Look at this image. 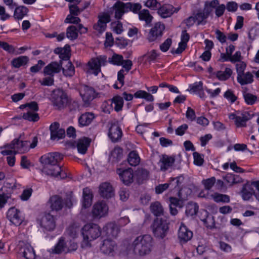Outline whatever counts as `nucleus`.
Segmentation results:
<instances>
[{
	"mask_svg": "<svg viewBox=\"0 0 259 259\" xmlns=\"http://www.w3.org/2000/svg\"><path fill=\"white\" fill-rule=\"evenodd\" d=\"M51 100L53 105L59 109L64 108L68 101L67 94L60 89L53 91L51 95Z\"/></svg>",
	"mask_w": 259,
	"mask_h": 259,
	"instance_id": "obj_6",
	"label": "nucleus"
},
{
	"mask_svg": "<svg viewBox=\"0 0 259 259\" xmlns=\"http://www.w3.org/2000/svg\"><path fill=\"white\" fill-rule=\"evenodd\" d=\"M62 65V61L60 63L52 62L45 67L44 73L45 75L53 76L55 73H59L61 71Z\"/></svg>",
	"mask_w": 259,
	"mask_h": 259,
	"instance_id": "obj_23",
	"label": "nucleus"
},
{
	"mask_svg": "<svg viewBox=\"0 0 259 259\" xmlns=\"http://www.w3.org/2000/svg\"><path fill=\"white\" fill-rule=\"evenodd\" d=\"M155 247L153 239L150 235H147V254L152 251Z\"/></svg>",
	"mask_w": 259,
	"mask_h": 259,
	"instance_id": "obj_61",
	"label": "nucleus"
},
{
	"mask_svg": "<svg viewBox=\"0 0 259 259\" xmlns=\"http://www.w3.org/2000/svg\"><path fill=\"white\" fill-rule=\"evenodd\" d=\"M122 155V150L119 147H115L111 152V156L115 160H118Z\"/></svg>",
	"mask_w": 259,
	"mask_h": 259,
	"instance_id": "obj_58",
	"label": "nucleus"
},
{
	"mask_svg": "<svg viewBox=\"0 0 259 259\" xmlns=\"http://www.w3.org/2000/svg\"><path fill=\"white\" fill-rule=\"evenodd\" d=\"M127 160L130 165L136 166L140 163L141 159L136 151H132L128 154Z\"/></svg>",
	"mask_w": 259,
	"mask_h": 259,
	"instance_id": "obj_37",
	"label": "nucleus"
},
{
	"mask_svg": "<svg viewBox=\"0 0 259 259\" xmlns=\"http://www.w3.org/2000/svg\"><path fill=\"white\" fill-rule=\"evenodd\" d=\"M91 140L88 138H82L78 139L76 142L78 152L82 154H84L87 152Z\"/></svg>",
	"mask_w": 259,
	"mask_h": 259,
	"instance_id": "obj_27",
	"label": "nucleus"
},
{
	"mask_svg": "<svg viewBox=\"0 0 259 259\" xmlns=\"http://www.w3.org/2000/svg\"><path fill=\"white\" fill-rule=\"evenodd\" d=\"M242 198L244 200H249L253 193V190L250 185H245L241 191Z\"/></svg>",
	"mask_w": 259,
	"mask_h": 259,
	"instance_id": "obj_46",
	"label": "nucleus"
},
{
	"mask_svg": "<svg viewBox=\"0 0 259 259\" xmlns=\"http://www.w3.org/2000/svg\"><path fill=\"white\" fill-rule=\"evenodd\" d=\"M223 179L225 182L230 186H232L235 184L241 183L243 182V179L239 176L233 174H227Z\"/></svg>",
	"mask_w": 259,
	"mask_h": 259,
	"instance_id": "obj_31",
	"label": "nucleus"
},
{
	"mask_svg": "<svg viewBox=\"0 0 259 259\" xmlns=\"http://www.w3.org/2000/svg\"><path fill=\"white\" fill-rule=\"evenodd\" d=\"M62 69L64 75L67 77H72L75 73V68L72 64L70 61H67L65 68Z\"/></svg>",
	"mask_w": 259,
	"mask_h": 259,
	"instance_id": "obj_45",
	"label": "nucleus"
},
{
	"mask_svg": "<svg viewBox=\"0 0 259 259\" xmlns=\"http://www.w3.org/2000/svg\"><path fill=\"white\" fill-rule=\"evenodd\" d=\"M49 173L46 171H42L47 175L50 176L58 179H62L67 177V174L64 171L61 167L58 164L50 165Z\"/></svg>",
	"mask_w": 259,
	"mask_h": 259,
	"instance_id": "obj_21",
	"label": "nucleus"
},
{
	"mask_svg": "<svg viewBox=\"0 0 259 259\" xmlns=\"http://www.w3.org/2000/svg\"><path fill=\"white\" fill-rule=\"evenodd\" d=\"M133 249L136 254L144 255L146 254V238L145 235H141L136 238L133 244Z\"/></svg>",
	"mask_w": 259,
	"mask_h": 259,
	"instance_id": "obj_14",
	"label": "nucleus"
},
{
	"mask_svg": "<svg viewBox=\"0 0 259 259\" xmlns=\"http://www.w3.org/2000/svg\"><path fill=\"white\" fill-rule=\"evenodd\" d=\"M70 14L78 16L82 12L81 5L79 4H71L69 5Z\"/></svg>",
	"mask_w": 259,
	"mask_h": 259,
	"instance_id": "obj_48",
	"label": "nucleus"
},
{
	"mask_svg": "<svg viewBox=\"0 0 259 259\" xmlns=\"http://www.w3.org/2000/svg\"><path fill=\"white\" fill-rule=\"evenodd\" d=\"M215 74L219 80H226L231 76L232 74V71L229 68H226L224 71H218Z\"/></svg>",
	"mask_w": 259,
	"mask_h": 259,
	"instance_id": "obj_43",
	"label": "nucleus"
},
{
	"mask_svg": "<svg viewBox=\"0 0 259 259\" xmlns=\"http://www.w3.org/2000/svg\"><path fill=\"white\" fill-rule=\"evenodd\" d=\"M211 12L212 9L207 7H204L202 11L198 12L195 16L198 25L205 24L206 23V19Z\"/></svg>",
	"mask_w": 259,
	"mask_h": 259,
	"instance_id": "obj_25",
	"label": "nucleus"
},
{
	"mask_svg": "<svg viewBox=\"0 0 259 259\" xmlns=\"http://www.w3.org/2000/svg\"><path fill=\"white\" fill-rule=\"evenodd\" d=\"M55 136H53L52 134H51V139L52 140H56L62 139L65 136V130L62 128L57 130V131L55 132Z\"/></svg>",
	"mask_w": 259,
	"mask_h": 259,
	"instance_id": "obj_63",
	"label": "nucleus"
},
{
	"mask_svg": "<svg viewBox=\"0 0 259 259\" xmlns=\"http://www.w3.org/2000/svg\"><path fill=\"white\" fill-rule=\"evenodd\" d=\"M160 6V4L157 0H147V7L151 10H157Z\"/></svg>",
	"mask_w": 259,
	"mask_h": 259,
	"instance_id": "obj_60",
	"label": "nucleus"
},
{
	"mask_svg": "<svg viewBox=\"0 0 259 259\" xmlns=\"http://www.w3.org/2000/svg\"><path fill=\"white\" fill-rule=\"evenodd\" d=\"M23 254L26 259H34L35 257L34 250L29 244H26L24 246Z\"/></svg>",
	"mask_w": 259,
	"mask_h": 259,
	"instance_id": "obj_42",
	"label": "nucleus"
},
{
	"mask_svg": "<svg viewBox=\"0 0 259 259\" xmlns=\"http://www.w3.org/2000/svg\"><path fill=\"white\" fill-rule=\"evenodd\" d=\"M131 7L130 4L123 3L120 1L115 3L112 8L115 12V18L120 19L122 15L128 12V8Z\"/></svg>",
	"mask_w": 259,
	"mask_h": 259,
	"instance_id": "obj_18",
	"label": "nucleus"
},
{
	"mask_svg": "<svg viewBox=\"0 0 259 259\" xmlns=\"http://www.w3.org/2000/svg\"><path fill=\"white\" fill-rule=\"evenodd\" d=\"M178 238L181 243L190 240L193 237V232L183 223H181L178 231Z\"/></svg>",
	"mask_w": 259,
	"mask_h": 259,
	"instance_id": "obj_19",
	"label": "nucleus"
},
{
	"mask_svg": "<svg viewBox=\"0 0 259 259\" xmlns=\"http://www.w3.org/2000/svg\"><path fill=\"white\" fill-rule=\"evenodd\" d=\"M95 118L93 113L87 112L82 114L78 119L79 124L81 126L89 125Z\"/></svg>",
	"mask_w": 259,
	"mask_h": 259,
	"instance_id": "obj_35",
	"label": "nucleus"
},
{
	"mask_svg": "<svg viewBox=\"0 0 259 259\" xmlns=\"http://www.w3.org/2000/svg\"><path fill=\"white\" fill-rule=\"evenodd\" d=\"M41 227L46 230H53L56 227V221L54 217L50 213L45 214L41 219L40 223Z\"/></svg>",
	"mask_w": 259,
	"mask_h": 259,
	"instance_id": "obj_20",
	"label": "nucleus"
},
{
	"mask_svg": "<svg viewBox=\"0 0 259 259\" xmlns=\"http://www.w3.org/2000/svg\"><path fill=\"white\" fill-rule=\"evenodd\" d=\"M101 234V229L98 225L94 223H88L81 229V235L83 237L81 243L82 248L91 247V242L95 240Z\"/></svg>",
	"mask_w": 259,
	"mask_h": 259,
	"instance_id": "obj_1",
	"label": "nucleus"
},
{
	"mask_svg": "<svg viewBox=\"0 0 259 259\" xmlns=\"http://www.w3.org/2000/svg\"><path fill=\"white\" fill-rule=\"evenodd\" d=\"M120 199L122 201H126L130 196L129 191L125 188H121L118 191Z\"/></svg>",
	"mask_w": 259,
	"mask_h": 259,
	"instance_id": "obj_54",
	"label": "nucleus"
},
{
	"mask_svg": "<svg viewBox=\"0 0 259 259\" xmlns=\"http://www.w3.org/2000/svg\"><path fill=\"white\" fill-rule=\"evenodd\" d=\"M49 203L50 204V207L53 210H60L62 208L63 206L61 197L58 195L52 196L49 200Z\"/></svg>",
	"mask_w": 259,
	"mask_h": 259,
	"instance_id": "obj_28",
	"label": "nucleus"
},
{
	"mask_svg": "<svg viewBox=\"0 0 259 259\" xmlns=\"http://www.w3.org/2000/svg\"><path fill=\"white\" fill-rule=\"evenodd\" d=\"M202 85L203 83L201 81L196 82L193 84L190 85L188 90L190 92L196 93L202 90Z\"/></svg>",
	"mask_w": 259,
	"mask_h": 259,
	"instance_id": "obj_56",
	"label": "nucleus"
},
{
	"mask_svg": "<svg viewBox=\"0 0 259 259\" xmlns=\"http://www.w3.org/2000/svg\"><path fill=\"white\" fill-rule=\"evenodd\" d=\"M164 29L165 26L164 24L160 23H156L149 31L148 38L149 41H155L160 38Z\"/></svg>",
	"mask_w": 259,
	"mask_h": 259,
	"instance_id": "obj_11",
	"label": "nucleus"
},
{
	"mask_svg": "<svg viewBox=\"0 0 259 259\" xmlns=\"http://www.w3.org/2000/svg\"><path fill=\"white\" fill-rule=\"evenodd\" d=\"M69 46H65L64 48H57L55 49L54 53L59 55L60 58L62 60L68 61L69 58Z\"/></svg>",
	"mask_w": 259,
	"mask_h": 259,
	"instance_id": "obj_38",
	"label": "nucleus"
},
{
	"mask_svg": "<svg viewBox=\"0 0 259 259\" xmlns=\"http://www.w3.org/2000/svg\"><path fill=\"white\" fill-rule=\"evenodd\" d=\"M105 230L106 232L108 238H116L119 232V229L118 226L112 223L107 224L105 227Z\"/></svg>",
	"mask_w": 259,
	"mask_h": 259,
	"instance_id": "obj_30",
	"label": "nucleus"
},
{
	"mask_svg": "<svg viewBox=\"0 0 259 259\" xmlns=\"http://www.w3.org/2000/svg\"><path fill=\"white\" fill-rule=\"evenodd\" d=\"M243 96L246 103L250 105L254 104L257 99L255 95L247 93L246 92H243Z\"/></svg>",
	"mask_w": 259,
	"mask_h": 259,
	"instance_id": "obj_49",
	"label": "nucleus"
},
{
	"mask_svg": "<svg viewBox=\"0 0 259 259\" xmlns=\"http://www.w3.org/2000/svg\"><path fill=\"white\" fill-rule=\"evenodd\" d=\"M172 44L171 38H167L160 46V49L162 52H165L167 51Z\"/></svg>",
	"mask_w": 259,
	"mask_h": 259,
	"instance_id": "obj_64",
	"label": "nucleus"
},
{
	"mask_svg": "<svg viewBox=\"0 0 259 259\" xmlns=\"http://www.w3.org/2000/svg\"><path fill=\"white\" fill-rule=\"evenodd\" d=\"M76 16L71 14L68 15L65 20V23L78 24L80 21V19Z\"/></svg>",
	"mask_w": 259,
	"mask_h": 259,
	"instance_id": "obj_62",
	"label": "nucleus"
},
{
	"mask_svg": "<svg viewBox=\"0 0 259 259\" xmlns=\"http://www.w3.org/2000/svg\"><path fill=\"white\" fill-rule=\"evenodd\" d=\"M116 173L118 175L120 180L124 185L128 186L134 182V173L131 168L124 169L117 168Z\"/></svg>",
	"mask_w": 259,
	"mask_h": 259,
	"instance_id": "obj_10",
	"label": "nucleus"
},
{
	"mask_svg": "<svg viewBox=\"0 0 259 259\" xmlns=\"http://www.w3.org/2000/svg\"><path fill=\"white\" fill-rule=\"evenodd\" d=\"M37 139L34 137L32 143L27 141H20L19 139H14L10 144L7 145V147L13 149L16 154L17 153H24L27 152L30 148H34L37 145Z\"/></svg>",
	"mask_w": 259,
	"mask_h": 259,
	"instance_id": "obj_2",
	"label": "nucleus"
},
{
	"mask_svg": "<svg viewBox=\"0 0 259 259\" xmlns=\"http://www.w3.org/2000/svg\"><path fill=\"white\" fill-rule=\"evenodd\" d=\"M169 200L170 202V213L172 215H176L178 212L176 207L182 208L183 207V201L180 199L174 197H170Z\"/></svg>",
	"mask_w": 259,
	"mask_h": 259,
	"instance_id": "obj_26",
	"label": "nucleus"
},
{
	"mask_svg": "<svg viewBox=\"0 0 259 259\" xmlns=\"http://www.w3.org/2000/svg\"><path fill=\"white\" fill-rule=\"evenodd\" d=\"M183 181L184 178L180 176L174 178H171L169 182L168 183L169 184V187L171 189H177V190H179V196L180 198H181V188Z\"/></svg>",
	"mask_w": 259,
	"mask_h": 259,
	"instance_id": "obj_34",
	"label": "nucleus"
},
{
	"mask_svg": "<svg viewBox=\"0 0 259 259\" xmlns=\"http://www.w3.org/2000/svg\"><path fill=\"white\" fill-rule=\"evenodd\" d=\"M63 158V155L58 152L49 153L42 156L40 158V162L43 165L42 171L48 173L50 172V165L58 164Z\"/></svg>",
	"mask_w": 259,
	"mask_h": 259,
	"instance_id": "obj_4",
	"label": "nucleus"
},
{
	"mask_svg": "<svg viewBox=\"0 0 259 259\" xmlns=\"http://www.w3.org/2000/svg\"><path fill=\"white\" fill-rule=\"evenodd\" d=\"M110 21V17L109 14L104 13L98 15V21L94 25V29L99 33L104 32L106 28L107 23Z\"/></svg>",
	"mask_w": 259,
	"mask_h": 259,
	"instance_id": "obj_15",
	"label": "nucleus"
},
{
	"mask_svg": "<svg viewBox=\"0 0 259 259\" xmlns=\"http://www.w3.org/2000/svg\"><path fill=\"white\" fill-rule=\"evenodd\" d=\"M107 63V57L105 55H100L93 58L89 61L87 64V72L97 76L101 71V67L105 66Z\"/></svg>",
	"mask_w": 259,
	"mask_h": 259,
	"instance_id": "obj_5",
	"label": "nucleus"
},
{
	"mask_svg": "<svg viewBox=\"0 0 259 259\" xmlns=\"http://www.w3.org/2000/svg\"><path fill=\"white\" fill-rule=\"evenodd\" d=\"M213 198L214 200L217 202H229L230 201L229 197L228 195L221 194H215L213 196Z\"/></svg>",
	"mask_w": 259,
	"mask_h": 259,
	"instance_id": "obj_55",
	"label": "nucleus"
},
{
	"mask_svg": "<svg viewBox=\"0 0 259 259\" xmlns=\"http://www.w3.org/2000/svg\"><path fill=\"white\" fill-rule=\"evenodd\" d=\"M253 114L251 111H237L236 113L231 114L229 118L235 120L237 127L246 126V122L251 119Z\"/></svg>",
	"mask_w": 259,
	"mask_h": 259,
	"instance_id": "obj_7",
	"label": "nucleus"
},
{
	"mask_svg": "<svg viewBox=\"0 0 259 259\" xmlns=\"http://www.w3.org/2000/svg\"><path fill=\"white\" fill-rule=\"evenodd\" d=\"M150 229L155 237L163 239L167 234L168 224L166 220L162 218H156L150 226Z\"/></svg>",
	"mask_w": 259,
	"mask_h": 259,
	"instance_id": "obj_3",
	"label": "nucleus"
},
{
	"mask_svg": "<svg viewBox=\"0 0 259 259\" xmlns=\"http://www.w3.org/2000/svg\"><path fill=\"white\" fill-rule=\"evenodd\" d=\"M23 118L29 121H36L38 120L39 116L38 114L31 111H28L26 113L23 114Z\"/></svg>",
	"mask_w": 259,
	"mask_h": 259,
	"instance_id": "obj_51",
	"label": "nucleus"
},
{
	"mask_svg": "<svg viewBox=\"0 0 259 259\" xmlns=\"http://www.w3.org/2000/svg\"><path fill=\"white\" fill-rule=\"evenodd\" d=\"M113 30L116 34H121L123 32V26L121 22L117 21L111 23Z\"/></svg>",
	"mask_w": 259,
	"mask_h": 259,
	"instance_id": "obj_53",
	"label": "nucleus"
},
{
	"mask_svg": "<svg viewBox=\"0 0 259 259\" xmlns=\"http://www.w3.org/2000/svg\"><path fill=\"white\" fill-rule=\"evenodd\" d=\"M237 80L242 85L250 84L253 81V76L250 72H244L237 75Z\"/></svg>",
	"mask_w": 259,
	"mask_h": 259,
	"instance_id": "obj_29",
	"label": "nucleus"
},
{
	"mask_svg": "<svg viewBox=\"0 0 259 259\" xmlns=\"http://www.w3.org/2000/svg\"><path fill=\"white\" fill-rule=\"evenodd\" d=\"M175 162V157L174 156L162 154L160 156L158 164L161 171H165L172 167Z\"/></svg>",
	"mask_w": 259,
	"mask_h": 259,
	"instance_id": "obj_12",
	"label": "nucleus"
},
{
	"mask_svg": "<svg viewBox=\"0 0 259 259\" xmlns=\"http://www.w3.org/2000/svg\"><path fill=\"white\" fill-rule=\"evenodd\" d=\"M92 199L93 194L91 190L88 188H84L83 190V207L84 208L89 207L92 204Z\"/></svg>",
	"mask_w": 259,
	"mask_h": 259,
	"instance_id": "obj_33",
	"label": "nucleus"
},
{
	"mask_svg": "<svg viewBox=\"0 0 259 259\" xmlns=\"http://www.w3.org/2000/svg\"><path fill=\"white\" fill-rule=\"evenodd\" d=\"M193 155L194 157V163L198 166L202 165L204 162L203 155L197 152H194Z\"/></svg>",
	"mask_w": 259,
	"mask_h": 259,
	"instance_id": "obj_59",
	"label": "nucleus"
},
{
	"mask_svg": "<svg viewBox=\"0 0 259 259\" xmlns=\"http://www.w3.org/2000/svg\"><path fill=\"white\" fill-rule=\"evenodd\" d=\"M14 9V17L18 20L22 19L28 12V9L24 6H17Z\"/></svg>",
	"mask_w": 259,
	"mask_h": 259,
	"instance_id": "obj_39",
	"label": "nucleus"
},
{
	"mask_svg": "<svg viewBox=\"0 0 259 259\" xmlns=\"http://www.w3.org/2000/svg\"><path fill=\"white\" fill-rule=\"evenodd\" d=\"M138 183H142L145 177V170L143 168H138L135 174Z\"/></svg>",
	"mask_w": 259,
	"mask_h": 259,
	"instance_id": "obj_52",
	"label": "nucleus"
},
{
	"mask_svg": "<svg viewBox=\"0 0 259 259\" xmlns=\"http://www.w3.org/2000/svg\"><path fill=\"white\" fill-rule=\"evenodd\" d=\"M157 13L162 18L170 17L174 13V7L170 5H164L160 6Z\"/></svg>",
	"mask_w": 259,
	"mask_h": 259,
	"instance_id": "obj_32",
	"label": "nucleus"
},
{
	"mask_svg": "<svg viewBox=\"0 0 259 259\" xmlns=\"http://www.w3.org/2000/svg\"><path fill=\"white\" fill-rule=\"evenodd\" d=\"M122 133L121 129L117 123L111 124L108 132V136L113 142H116L120 140L122 137Z\"/></svg>",
	"mask_w": 259,
	"mask_h": 259,
	"instance_id": "obj_22",
	"label": "nucleus"
},
{
	"mask_svg": "<svg viewBox=\"0 0 259 259\" xmlns=\"http://www.w3.org/2000/svg\"><path fill=\"white\" fill-rule=\"evenodd\" d=\"M122 61H123V56L117 54H114L107 59V62L116 66L121 65Z\"/></svg>",
	"mask_w": 259,
	"mask_h": 259,
	"instance_id": "obj_44",
	"label": "nucleus"
},
{
	"mask_svg": "<svg viewBox=\"0 0 259 259\" xmlns=\"http://www.w3.org/2000/svg\"><path fill=\"white\" fill-rule=\"evenodd\" d=\"M198 210V205L195 203H189L187 207L186 210V215L189 216H193L195 215Z\"/></svg>",
	"mask_w": 259,
	"mask_h": 259,
	"instance_id": "obj_47",
	"label": "nucleus"
},
{
	"mask_svg": "<svg viewBox=\"0 0 259 259\" xmlns=\"http://www.w3.org/2000/svg\"><path fill=\"white\" fill-rule=\"evenodd\" d=\"M29 61V58L26 56H21L16 58L12 61V65L15 68H19L26 65Z\"/></svg>",
	"mask_w": 259,
	"mask_h": 259,
	"instance_id": "obj_40",
	"label": "nucleus"
},
{
	"mask_svg": "<svg viewBox=\"0 0 259 259\" xmlns=\"http://www.w3.org/2000/svg\"><path fill=\"white\" fill-rule=\"evenodd\" d=\"M68 249H66V244L64 239L61 238L59 239L58 243L55 246L54 249H52V252L59 254L62 252L67 253Z\"/></svg>",
	"mask_w": 259,
	"mask_h": 259,
	"instance_id": "obj_41",
	"label": "nucleus"
},
{
	"mask_svg": "<svg viewBox=\"0 0 259 259\" xmlns=\"http://www.w3.org/2000/svg\"><path fill=\"white\" fill-rule=\"evenodd\" d=\"M215 182V179L214 177H211L206 180H203L202 181L203 185L204 186L205 189L210 190L214 185Z\"/></svg>",
	"mask_w": 259,
	"mask_h": 259,
	"instance_id": "obj_57",
	"label": "nucleus"
},
{
	"mask_svg": "<svg viewBox=\"0 0 259 259\" xmlns=\"http://www.w3.org/2000/svg\"><path fill=\"white\" fill-rule=\"evenodd\" d=\"M99 194L103 198L109 199L114 196L115 190L110 183L103 182L99 186Z\"/></svg>",
	"mask_w": 259,
	"mask_h": 259,
	"instance_id": "obj_13",
	"label": "nucleus"
},
{
	"mask_svg": "<svg viewBox=\"0 0 259 259\" xmlns=\"http://www.w3.org/2000/svg\"><path fill=\"white\" fill-rule=\"evenodd\" d=\"M79 92L82 101L86 105H89L97 96L93 88L84 84L79 87Z\"/></svg>",
	"mask_w": 259,
	"mask_h": 259,
	"instance_id": "obj_8",
	"label": "nucleus"
},
{
	"mask_svg": "<svg viewBox=\"0 0 259 259\" xmlns=\"http://www.w3.org/2000/svg\"><path fill=\"white\" fill-rule=\"evenodd\" d=\"M7 218L12 224L16 226L21 225L23 221L21 212L15 207H11L8 210Z\"/></svg>",
	"mask_w": 259,
	"mask_h": 259,
	"instance_id": "obj_16",
	"label": "nucleus"
},
{
	"mask_svg": "<svg viewBox=\"0 0 259 259\" xmlns=\"http://www.w3.org/2000/svg\"><path fill=\"white\" fill-rule=\"evenodd\" d=\"M150 211L156 218L162 216L164 214V210L161 203L158 201L152 202L149 206Z\"/></svg>",
	"mask_w": 259,
	"mask_h": 259,
	"instance_id": "obj_24",
	"label": "nucleus"
},
{
	"mask_svg": "<svg viewBox=\"0 0 259 259\" xmlns=\"http://www.w3.org/2000/svg\"><path fill=\"white\" fill-rule=\"evenodd\" d=\"M111 105L116 112L121 111L123 105V97L119 95L114 96L111 99Z\"/></svg>",
	"mask_w": 259,
	"mask_h": 259,
	"instance_id": "obj_36",
	"label": "nucleus"
},
{
	"mask_svg": "<svg viewBox=\"0 0 259 259\" xmlns=\"http://www.w3.org/2000/svg\"><path fill=\"white\" fill-rule=\"evenodd\" d=\"M116 247V243L113 239L107 238L103 240L100 249L104 254L112 255Z\"/></svg>",
	"mask_w": 259,
	"mask_h": 259,
	"instance_id": "obj_17",
	"label": "nucleus"
},
{
	"mask_svg": "<svg viewBox=\"0 0 259 259\" xmlns=\"http://www.w3.org/2000/svg\"><path fill=\"white\" fill-rule=\"evenodd\" d=\"M66 36L70 40H74L78 36L77 28L74 26L68 27L66 31Z\"/></svg>",
	"mask_w": 259,
	"mask_h": 259,
	"instance_id": "obj_50",
	"label": "nucleus"
},
{
	"mask_svg": "<svg viewBox=\"0 0 259 259\" xmlns=\"http://www.w3.org/2000/svg\"><path fill=\"white\" fill-rule=\"evenodd\" d=\"M108 206L106 202L99 201L93 205L92 212L94 218L100 219L108 214Z\"/></svg>",
	"mask_w": 259,
	"mask_h": 259,
	"instance_id": "obj_9",
	"label": "nucleus"
}]
</instances>
